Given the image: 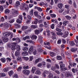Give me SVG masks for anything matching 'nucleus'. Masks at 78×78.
Segmentation results:
<instances>
[{
	"instance_id": "obj_1",
	"label": "nucleus",
	"mask_w": 78,
	"mask_h": 78,
	"mask_svg": "<svg viewBox=\"0 0 78 78\" xmlns=\"http://www.w3.org/2000/svg\"><path fill=\"white\" fill-rule=\"evenodd\" d=\"M8 47L9 48L11 47V50L13 51L16 49L17 51H20V47L19 45L16 46V43H13L12 44L8 45Z\"/></svg>"
},
{
	"instance_id": "obj_2",
	"label": "nucleus",
	"mask_w": 78,
	"mask_h": 78,
	"mask_svg": "<svg viewBox=\"0 0 78 78\" xmlns=\"http://www.w3.org/2000/svg\"><path fill=\"white\" fill-rule=\"evenodd\" d=\"M20 7L21 9H23L25 11H27L28 10V8L25 7V4H22Z\"/></svg>"
},
{
	"instance_id": "obj_3",
	"label": "nucleus",
	"mask_w": 78,
	"mask_h": 78,
	"mask_svg": "<svg viewBox=\"0 0 78 78\" xmlns=\"http://www.w3.org/2000/svg\"><path fill=\"white\" fill-rule=\"evenodd\" d=\"M23 72L24 74H25L26 75H28L29 73H30V71L28 70L25 69L23 70Z\"/></svg>"
},
{
	"instance_id": "obj_4",
	"label": "nucleus",
	"mask_w": 78,
	"mask_h": 78,
	"mask_svg": "<svg viewBox=\"0 0 78 78\" xmlns=\"http://www.w3.org/2000/svg\"><path fill=\"white\" fill-rule=\"evenodd\" d=\"M42 48V46L41 45L38 44L37 45V49L39 52H42V50L41 49V48Z\"/></svg>"
},
{
	"instance_id": "obj_5",
	"label": "nucleus",
	"mask_w": 78,
	"mask_h": 78,
	"mask_svg": "<svg viewBox=\"0 0 78 78\" xmlns=\"http://www.w3.org/2000/svg\"><path fill=\"white\" fill-rule=\"evenodd\" d=\"M72 15H73L72 17V18L73 19H75L76 17V15L75 14V12H74V10H73V12H72Z\"/></svg>"
},
{
	"instance_id": "obj_6",
	"label": "nucleus",
	"mask_w": 78,
	"mask_h": 78,
	"mask_svg": "<svg viewBox=\"0 0 78 78\" xmlns=\"http://www.w3.org/2000/svg\"><path fill=\"white\" fill-rule=\"evenodd\" d=\"M19 55H20V51H16L15 53V56H16V58H18V59L19 57Z\"/></svg>"
},
{
	"instance_id": "obj_7",
	"label": "nucleus",
	"mask_w": 78,
	"mask_h": 78,
	"mask_svg": "<svg viewBox=\"0 0 78 78\" xmlns=\"http://www.w3.org/2000/svg\"><path fill=\"white\" fill-rule=\"evenodd\" d=\"M33 49H34V48H33V46H31L30 47L29 50V53L31 54L33 51Z\"/></svg>"
},
{
	"instance_id": "obj_8",
	"label": "nucleus",
	"mask_w": 78,
	"mask_h": 78,
	"mask_svg": "<svg viewBox=\"0 0 78 78\" xmlns=\"http://www.w3.org/2000/svg\"><path fill=\"white\" fill-rule=\"evenodd\" d=\"M18 13H19L18 12V11H17L16 10H13V14L14 15V16H15V17L17 16V14H18Z\"/></svg>"
},
{
	"instance_id": "obj_9",
	"label": "nucleus",
	"mask_w": 78,
	"mask_h": 78,
	"mask_svg": "<svg viewBox=\"0 0 78 78\" xmlns=\"http://www.w3.org/2000/svg\"><path fill=\"white\" fill-rule=\"evenodd\" d=\"M39 39L38 40V41L40 42V43H42L43 42V40H42V37L41 36H38Z\"/></svg>"
},
{
	"instance_id": "obj_10",
	"label": "nucleus",
	"mask_w": 78,
	"mask_h": 78,
	"mask_svg": "<svg viewBox=\"0 0 78 78\" xmlns=\"http://www.w3.org/2000/svg\"><path fill=\"white\" fill-rule=\"evenodd\" d=\"M41 61H42V58H39L35 60V63L36 64H37V63H38V62Z\"/></svg>"
},
{
	"instance_id": "obj_11",
	"label": "nucleus",
	"mask_w": 78,
	"mask_h": 78,
	"mask_svg": "<svg viewBox=\"0 0 78 78\" xmlns=\"http://www.w3.org/2000/svg\"><path fill=\"white\" fill-rule=\"evenodd\" d=\"M35 9H37L38 11L41 12L42 11V9L41 7L35 6L34 7Z\"/></svg>"
},
{
	"instance_id": "obj_12",
	"label": "nucleus",
	"mask_w": 78,
	"mask_h": 78,
	"mask_svg": "<svg viewBox=\"0 0 78 78\" xmlns=\"http://www.w3.org/2000/svg\"><path fill=\"white\" fill-rule=\"evenodd\" d=\"M54 51L55 52L57 55H59V52H60V50L59 49H54Z\"/></svg>"
},
{
	"instance_id": "obj_13",
	"label": "nucleus",
	"mask_w": 78,
	"mask_h": 78,
	"mask_svg": "<svg viewBox=\"0 0 78 78\" xmlns=\"http://www.w3.org/2000/svg\"><path fill=\"white\" fill-rule=\"evenodd\" d=\"M48 72L47 70H45L44 71L43 73V76H44V77H46V74H48Z\"/></svg>"
},
{
	"instance_id": "obj_14",
	"label": "nucleus",
	"mask_w": 78,
	"mask_h": 78,
	"mask_svg": "<svg viewBox=\"0 0 78 78\" xmlns=\"http://www.w3.org/2000/svg\"><path fill=\"white\" fill-rule=\"evenodd\" d=\"M66 76L67 77H69L70 76L71 77V76H72L73 75H72V74L69 73H66Z\"/></svg>"
},
{
	"instance_id": "obj_15",
	"label": "nucleus",
	"mask_w": 78,
	"mask_h": 78,
	"mask_svg": "<svg viewBox=\"0 0 78 78\" xmlns=\"http://www.w3.org/2000/svg\"><path fill=\"white\" fill-rule=\"evenodd\" d=\"M37 69V68L36 67H33L32 68V69L31 70V72L33 73H34V72H35V71L36 70V69Z\"/></svg>"
},
{
	"instance_id": "obj_16",
	"label": "nucleus",
	"mask_w": 78,
	"mask_h": 78,
	"mask_svg": "<svg viewBox=\"0 0 78 78\" xmlns=\"http://www.w3.org/2000/svg\"><path fill=\"white\" fill-rule=\"evenodd\" d=\"M28 28V26H23L22 27V30H25Z\"/></svg>"
},
{
	"instance_id": "obj_17",
	"label": "nucleus",
	"mask_w": 78,
	"mask_h": 78,
	"mask_svg": "<svg viewBox=\"0 0 78 78\" xmlns=\"http://www.w3.org/2000/svg\"><path fill=\"white\" fill-rule=\"evenodd\" d=\"M4 36H9L10 35V34L9 32H5L3 33Z\"/></svg>"
},
{
	"instance_id": "obj_18",
	"label": "nucleus",
	"mask_w": 78,
	"mask_h": 78,
	"mask_svg": "<svg viewBox=\"0 0 78 78\" xmlns=\"http://www.w3.org/2000/svg\"><path fill=\"white\" fill-rule=\"evenodd\" d=\"M69 44L71 46H74L75 45V44L74 43L73 41H69Z\"/></svg>"
},
{
	"instance_id": "obj_19",
	"label": "nucleus",
	"mask_w": 78,
	"mask_h": 78,
	"mask_svg": "<svg viewBox=\"0 0 78 78\" xmlns=\"http://www.w3.org/2000/svg\"><path fill=\"white\" fill-rule=\"evenodd\" d=\"M68 23H69V21L67 20H66L63 22V25L64 26H66Z\"/></svg>"
},
{
	"instance_id": "obj_20",
	"label": "nucleus",
	"mask_w": 78,
	"mask_h": 78,
	"mask_svg": "<svg viewBox=\"0 0 78 78\" xmlns=\"http://www.w3.org/2000/svg\"><path fill=\"white\" fill-rule=\"evenodd\" d=\"M68 35H69V32L67 31L63 35V37H67Z\"/></svg>"
},
{
	"instance_id": "obj_21",
	"label": "nucleus",
	"mask_w": 78,
	"mask_h": 78,
	"mask_svg": "<svg viewBox=\"0 0 78 78\" xmlns=\"http://www.w3.org/2000/svg\"><path fill=\"white\" fill-rule=\"evenodd\" d=\"M37 36L35 35H33L32 36V37H31V38L32 39H34L35 40H36L37 39Z\"/></svg>"
},
{
	"instance_id": "obj_22",
	"label": "nucleus",
	"mask_w": 78,
	"mask_h": 78,
	"mask_svg": "<svg viewBox=\"0 0 78 78\" xmlns=\"http://www.w3.org/2000/svg\"><path fill=\"white\" fill-rule=\"evenodd\" d=\"M48 78H53V74L51 73L48 76Z\"/></svg>"
},
{
	"instance_id": "obj_23",
	"label": "nucleus",
	"mask_w": 78,
	"mask_h": 78,
	"mask_svg": "<svg viewBox=\"0 0 78 78\" xmlns=\"http://www.w3.org/2000/svg\"><path fill=\"white\" fill-rule=\"evenodd\" d=\"M54 67L56 70H57V69H59V65L57 64H55Z\"/></svg>"
},
{
	"instance_id": "obj_24",
	"label": "nucleus",
	"mask_w": 78,
	"mask_h": 78,
	"mask_svg": "<svg viewBox=\"0 0 78 78\" xmlns=\"http://www.w3.org/2000/svg\"><path fill=\"white\" fill-rule=\"evenodd\" d=\"M3 41L4 42H8V38L6 37H3L2 38Z\"/></svg>"
},
{
	"instance_id": "obj_25",
	"label": "nucleus",
	"mask_w": 78,
	"mask_h": 78,
	"mask_svg": "<svg viewBox=\"0 0 78 78\" xmlns=\"http://www.w3.org/2000/svg\"><path fill=\"white\" fill-rule=\"evenodd\" d=\"M35 20L32 23H33V24H37L38 22V20L37 19H35Z\"/></svg>"
},
{
	"instance_id": "obj_26",
	"label": "nucleus",
	"mask_w": 78,
	"mask_h": 78,
	"mask_svg": "<svg viewBox=\"0 0 78 78\" xmlns=\"http://www.w3.org/2000/svg\"><path fill=\"white\" fill-rule=\"evenodd\" d=\"M22 69V67L21 66H19L17 69L18 72H21V70Z\"/></svg>"
},
{
	"instance_id": "obj_27",
	"label": "nucleus",
	"mask_w": 78,
	"mask_h": 78,
	"mask_svg": "<svg viewBox=\"0 0 78 78\" xmlns=\"http://www.w3.org/2000/svg\"><path fill=\"white\" fill-rule=\"evenodd\" d=\"M78 50L77 48H72L71 49V51L73 52H75Z\"/></svg>"
},
{
	"instance_id": "obj_28",
	"label": "nucleus",
	"mask_w": 78,
	"mask_h": 78,
	"mask_svg": "<svg viewBox=\"0 0 78 78\" xmlns=\"http://www.w3.org/2000/svg\"><path fill=\"white\" fill-rule=\"evenodd\" d=\"M6 76V74L4 73H0V77H4Z\"/></svg>"
},
{
	"instance_id": "obj_29",
	"label": "nucleus",
	"mask_w": 78,
	"mask_h": 78,
	"mask_svg": "<svg viewBox=\"0 0 78 78\" xmlns=\"http://www.w3.org/2000/svg\"><path fill=\"white\" fill-rule=\"evenodd\" d=\"M1 61L3 63H5L6 62V59L5 58H2L1 59Z\"/></svg>"
},
{
	"instance_id": "obj_30",
	"label": "nucleus",
	"mask_w": 78,
	"mask_h": 78,
	"mask_svg": "<svg viewBox=\"0 0 78 78\" xmlns=\"http://www.w3.org/2000/svg\"><path fill=\"white\" fill-rule=\"evenodd\" d=\"M35 73L37 75H41V72L39 70H37L36 71Z\"/></svg>"
},
{
	"instance_id": "obj_31",
	"label": "nucleus",
	"mask_w": 78,
	"mask_h": 78,
	"mask_svg": "<svg viewBox=\"0 0 78 78\" xmlns=\"http://www.w3.org/2000/svg\"><path fill=\"white\" fill-rule=\"evenodd\" d=\"M58 7L59 8H62V3H59L58 4Z\"/></svg>"
},
{
	"instance_id": "obj_32",
	"label": "nucleus",
	"mask_w": 78,
	"mask_h": 78,
	"mask_svg": "<svg viewBox=\"0 0 78 78\" xmlns=\"http://www.w3.org/2000/svg\"><path fill=\"white\" fill-rule=\"evenodd\" d=\"M23 56H27L28 55V52H23L22 54Z\"/></svg>"
},
{
	"instance_id": "obj_33",
	"label": "nucleus",
	"mask_w": 78,
	"mask_h": 78,
	"mask_svg": "<svg viewBox=\"0 0 78 78\" xmlns=\"http://www.w3.org/2000/svg\"><path fill=\"white\" fill-rule=\"evenodd\" d=\"M50 16L52 18H54L56 17V15L55 14H51Z\"/></svg>"
},
{
	"instance_id": "obj_34",
	"label": "nucleus",
	"mask_w": 78,
	"mask_h": 78,
	"mask_svg": "<svg viewBox=\"0 0 78 78\" xmlns=\"http://www.w3.org/2000/svg\"><path fill=\"white\" fill-rule=\"evenodd\" d=\"M22 50L23 51H27V50H28V48L27 47H23Z\"/></svg>"
},
{
	"instance_id": "obj_35",
	"label": "nucleus",
	"mask_w": 78,
	"mask_h": 78,
	"mask_svg": "<svg viewBox=\"0 0 78 78\" xmlns=\"http://www.w3.org/2000/svg\"><path fill=\"white\" fill-rule=\"evenodd\" d=\"M14 73V72H13V71L11 70L10 72H9V75L10 76H11L12 74Z\"/></svg>"
},
{
	"instance_id": "obj_36",
	"label": "nucleus",
	"mask_w": 78,
	"mask_h": 78,
	"mask_svg": "<svg viewBox=\"0 0 78 78\" xmlns=\"http://www.w3.org/2000/svg\"><path fill=\"white\" fill-rule=\"evenodd\" d=\"M37 25H31V27L32 28H34V29H35V28H37Z\"/></svg>"
},
{
	"instance_id": "obj_37",
	"label": "nucleus",
	"mask_w": 78,
	"mask_h": 78,
	"mask_svg": "<svg viewBox=\"0 0 78 78\" xmlns=\"http://www.w3.org/2000/svg\"><path fill=\"white\" fill-rule=\"evenodd\" d=\"M57 60H61L62 59V57L60 56H57Z\"/></svg>"
},
{
	"instance_id": "obj_38",
	"label": "nucleus",
	"mask_w": 78,
	"mask_h": 78,
	"mask_svg": "<svg viewBox=\"0 0 78 78\" xmlns=\"http://www.w3.org/2000/svg\"><path fill=\"white\" fill-rule=\"evenodd\" d=\"M51 70H52V71H55V70H56L55 66H51Z\"/></svg>"
},
{
	"instance_id": "obj_39",
	"label": "nucleus",
	"mask_w": 78,
	"mask_h": 78,
	"mask_svg": "<svg viewBox=\"0 0 78 78\" xmlns=\"http://www.w3.org/2000/svg\"><path fill=\"white\" fill-rule=\"evenodd\" d=\"M5 26L6 28H8L9 27V24L7 22H6L4 23Z\"/></svg>"
},
{
	"instance_id": "obj_40",
	"label": "nucleus",
	"mask_w": 78,
	"mask_h": 78,
	"mask_svg": "<svg viewBox=\"0 0 78 78\" xmlns=\"http://www.w3.org/2000/svg\"><path fill=\"white\" fill-rule=\"evenodd\" d=\"M15 21V20H14V19H12L9 20V23H13V22H14Z\"/></svg>"
},
{
	"instance_id": "obj_41",
	"label": "nucleus",
	"mask_w": 78,
	"mask_h": 78,
	"mask_svg": "<svg viewBox=\"0 0 78 78\" xmlns=\"http://www.w3.org/2000/svg\"><path fill=\"white\" fill-rule=\"evenodd\" d=\"M55 55L56 54H55V53H53V52H51L50 55L51 56H52V57H53L54 56H55Z\"/></svg>"
},
{
	"instance_id": "obj_42",
	"label": "nucleus",
	"mask_w": 78,
	"mask_h": 78,
	"mask_svg": "<svg viewBox=\"0 0 78 78\" xmlns=\"http://www.w3.org/2000/svg\"><path fill=\"white\" fill-rule=\"evenodd\" d=\"M13 78H18V75H17V74H14L13 76Z\"/></svg>"
},
{
	"instance_id": "obj_43",
	"label": "nucleus",
	"mask_w": 78,
	"mask_h": 78,
	"mask_svg": "<svg viewBox=\"0 0 78 78\" xmlns=\"http://www.w3.org/2000/svg\"><path fill=\"white\" fill-rule=\"evenodd\" d=\"M20 2L19 1H18L16 2V5L17 6H18L19 5H20Z\"/></svg>"
},
{
	"instance_id": "obj_44",
	"label": "nucleus",
	"mask_w": 78,
	"mask_h": 78,
	"mask_svg": "<svg viewBox=\"0 0 78 78\" xmlns=\"http://www.w3.org/2000/svg\"><path fill=\"white\" fill-rule=\"evenodd\" d=\"M16 22L18 23H22V21L20 20L19 19H18L16 20Z\"/></svg>"
},
{
	"instance_id": "obj_45",
	"label": "nucleus",
	"mask_w": 78,
	"mask_h": 78,
	"mask_svg": "<svg viewBox=\"0 0 78 78\" xmlns=\"http://www.w3.org/2000/svg\"><path fill=\"white\" fill-rule=\"evenodd\" d=\"M66 17L68 20H70L71 19V17L69 16H66Z\"/></svg>"
},
{
	"instance_id": "obj_46",
	"label": "nucleus",
	"mask_w": 78,
	"mask_h": 78,
	"mask_svg": "<svg viewBox=\"0 0 78 78\" xmlns=\"http://www.w3.org/2000/svg\"><path fill=\"white\" fill-rule=\"evenodd\" d=\"M16 41L17 42H18V43L20 42V38L19 37H17Z\"/></svg>"
},
{
	"instance_id": "obj_47",
	"label": "nucleus",
	"mask_w": 78,
	"mask_h": 78,
	"mask_svg": "<svg viewBox=\"0 0 78 78\" xmlns=\"http://www.w3.org/2000/svg\"><path fill=\"white\" fill-rule=\"evenodd\" d=\"M10 11L8 9H6L5 10V13L8 14V13H9Z\"/></svg>"
},
{
	"instance_id": "obj_48",
	"label": "nucleus",
	"mask_w": 78,
	"mask_h": 78,
	"mask_svg": "<svg viewBox=\"0 0 78 78\" xmlns=\"http://www.w3.org/2000/svg\"><path fill=\"white\" fill-rule=\"evenodd\" d=\"M56 30L58 32H61L62 31V30L61 29H59L58 28H56Z\"/></svg>"
},
{
	"instance_id": "obj_49",
	"label": "nucleus",
	"mask_w": 78,
	"mask_h": 78,
	"mask_svg": "<svg viewBox=\"0 0 78 78\" xmlns=\"http://www.w3.org/2000/svg\"><path fill=\"white\" fill-rule=\"evenodd\" d=\"M57 44H61V40L60 39H59L57 41Z\"/></svg>"
},
{
	"instance_id": "obj_50",
	"label": "nucleus",
	"mask_w": 78,
	"mask_h": 78,
	"mask_svg": "<svg viewBox=\"0 0 78 78\" xmlns=\"http://www.w3.org/2000/svg\"><path fill=\"white\" fill-rule=\"evenodd\" d=\"M51 34L52 35H53L54 36H55L56 35V33L55 32L53 31L52 30L51 32Z\"/></svg>"
},
{
	"instance_id": "obj_51",
	"label": "nucleus",
	"mask_w": 78,
	"mask_h": 78,
	"mask_svg": "<svg viewBox=\"0 0 78 78\" xmlns=\"http://www.w3.org/2000/svg\"><path fill=\"white\" fill-rule=\"evenodd\" d=\"M30 14L31 16H33V10H31L30 11Z\"/></svg>"
},
{
	"instance_id": "obj_52",
	"label": "nucleus",
	"mask_w": 78,
	"mask_h": 78,
	"mask_svg": "<svg viewBox=\"0 0 78 78\" xmlns=\"http://www.w3.org/2000/svg\"><path fill=\"white\" fill-rule=\"evenodd\" d=\"M46 67L48 69H49V68H50V67H51V64H48L47 65Z\"/></svg>"
},
{
	"instance_id": "obj_53",
	"label": "nucleus",
	"mask_w": 78,
	"mask_h": 78,
	"mask_svg": "<svg viewBox=\"0 0 78 78\" xmlns=\"http://www.w3.org/2000/svg\"><path fill=\"white\" fill-rule=\"evenodd\" d=\"M51 29H54L55 28V24H52L51 26Z\"/></svg>"
},
{
	"instance_id": "obj_54",
	"label": "nucleus",
	"mask_w": 78,
	"mask_h": 78,
	"mask_svg": "<svg viewBox=\"0 0 78 78\" xmlns=\"http://www.w3.org/2000/svg\"><path fill=\"white\" fill-rule=\"evenodd\" d=\"M23 69H28L29 66H24L23 67Z\"/></svg>"
},
{
	"instance_id": "obj_55",
	"label": "nucleus",
	"mask_w": 78,
	"mask_h": 78,
	"mask_svg": "<svg viewBox=\"0 0 78 78\" xmlns=\"http://www.w3.org/2000/svg\"><path fill=\"white\" fill-rule=\"evenodd\" d=\"M61 69H62V71H65V70H67V68H61Z\"/></svg>"
},
{
	"instance_id": "obj_56",
	"label": "nucleus",
	"mask_w": 78,
	"mask_h": 78,
	"mask_svg": "<svg viewBox=\"0 0 78 78\" xmlns=\"http://www.w3.org/2000/svg\"><path fill=\"white\" fill-rule=\"evenodd\" d=\"M44 44L45 45H48V46L50 45V43L49 42H44Z\"/></svg>"
},
{
	"instance_id": "obj_57",
	"label": "nucleus",
	"mask_w": 78,
	"mask_h": 78,
	"mask_svg": "<svg viewBox=\"0 0 78 78\" xmlns=\"http://www.w3.org/2000/svg\"><path fill=\"white\" fill-rule=\"evenodd\" d=\"M27 42H29L30 43H31L32 44L34 43V42L32 40H27Z\"/></svg>"
},
{
	"instance_id": "obj_58",
	"label": "nucleus",
	"mask_w": 78,
	"mask_h": 78,
	"mask_svg": "<svg viewBox=\"0 0 78 78\" xmlns=\"http://www.w3.org/2000/svg\"><path fill=\"white\" fill-rule=\"evenodd\" d=\"M35 33L36 34H38L39 33V31L38 30H35Z\"/></svg>"
},
{
	"instance_id": "obj_59",
	"label": "nucleus",
	"mask_w": 78,
	"mask_h": 78,
	"mask_svg": "<svg viewBox=\"0 0 78 78\" xmlns=\"http://www.w3.org/2000/svg\"><path fill=\"white\" fill-rule=\"evenodd\" d=\"M34 14L35 16H38V13L37 12H34Z\"/></svg>"
},
{
	"instance_id": "obj_60",
	"label": "nucleus",
	"mask_w": 78,
	"mask_h": 78,
	"mask_svg": "<svg viewBox=\"0 0 78 78\" xmlns=\"http://www.w3.org/2000/svg\"><path fill=\"white\" fill-rule=\"evenodd\" d=\"M6 1L5 0H1L0 1V3H5Z\"/></svg>"
},
{
	"instance_id": "obj_61",
	"label": "nucleus",
	"mask_w": 78,
	"mask_h": 78,
	"mask_svg": "<svg viewBox=\"0 0 78 78\" xmlns=\"http://www.w3.org/2000/svg\"><path fill=\"white\" fill-rule=\"evenodd\" d=\"M27 18L28 19H29V20H31V19H32V17L30 16V15H28L27 16Z\"/></svg>"
},
{
	"instance_id": "obj_62",
	"label": "nucleus",
	"mask_w": 78,
	"mask_h": 78,
	"mask_svg": "<svg viewBox=\"0 0 78 78\" xmlns=\"http://www.w3.org/2000/svg\"><path fill=\"white\" fill-rule=\"evenodd\" d=\"M68 13V11H65L63 13V15H66V14H67Z\"/></svg>"
},
{
	"instance_id": "obj_63",
	"label": "nucleus",
	"mask_w": 78,
	"mask_h": 78,
	"mask_svg": "<svg viewBox=\"0 0 78 78\" xmlns=\"http://www.w3.org/2000/svg\"><path fill=\"white\" fill-rule=\"evenodd\" d=\"M56 34L57 35H62V32H57Z\"/></svg>"
},
{
	"instance_id": "obj_64",
	"label": "nucleus",
	"mask_w": 78,
	"mask_h": 78,
	"mask_svg": "<svg viewBox=\"0 0 78 78\" xmlns=\"http://www.w3.org/2000/svg\"><path fill=\"white\" fill-rule=\"evenodd\" d=\"M65 67V65L61 64H60V69H62L63 67Z\"/></svg>"
}]
</instances>
